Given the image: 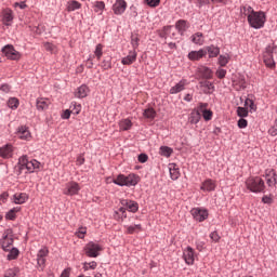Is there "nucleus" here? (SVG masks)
I'll use <instances>...</instances> for the list:
<instances>
[{"label": "nucleus", "mask_w": 277, "mask_h": 277, "mask_svg": "<svg viewBox=\"0 0 277 277\" xmlns=\"http://www.w3.org/2000/svg\"><path fill=\"white\" fill-rule=\"evenodd\" d=\"M127 10V1L124 0H117L116 3L113 5L114 14L120 15L124 14Z\"/></svg>", "instance_id": "obj_15"}, {"label": "nucleus", "mask_w": 277, "mask_h": 277, "mask_svg": "<svg viewBox=\"0 0 277 277\" xmlns=\"http://www.w3.org/2000/svg\"><path fill=\"white\" fill-rule=\"evenodd\" d=\"M145 2L149 8H157L161 3V0H145Z\"/></svg>", "instance_id": "obj_50"}, {"label": "nucleus", "mask_w": 277, "mask_h": 277, "mask_svg": "<svg viewBox=\"0 0 277 277\" xmlns=\"http://www.w3.org/2000/svg\"><path fill=\"white\" fill-rule=\"evenodd\" d=\"M202 118V116L200 115V110L199 108L194 109L189 116H188V122L190 124H198V122H200V119Z\"/></svg>", "instance_id": "obj_19"}, {"label": "nucleus", "mask_w": 277, "mask_h": 277, "mask_svg": "<svg viewBox=\"0 0 277 277\" xmlns=\"http://www.w3.org/2000/svg\"><path fill=\"white\" fill-rule=\"evenodd\" d=\"M18 105H19V102H18V98L16 97H11L8 101V107H10V109H18Z\"/></svg>", "instance_id": "obj_37"}, {"label": "nucleus", "mask_w": 277, "mask_h": 277, "mask_svg": "<svg viewBox=\"0 0 277 277\" xmlns=\"http://www.w3.org/2000/svg\"><path fill=\"white\" fill-rule=\"evenodd\" d=\"M8 259L9 261H14V259H18L19 251L16 248L11 247L9 250Z\"/></svg>", "instance_id": "obj_36"}, {"label": "nucleus", "mask_w": 277, "mask_h": 277, "mask_svg": "<svg viewBox=\"0 0 277 277\" xmlns=\"http://www.w3.org/2000/svg\"><path fill=\"white\" fill-rule=\"evenodd\" d=\"M131 44H132L133 51H135L137 47H140V35L137 34L131 35Z\"/></svg>", "instance_id": "obj_34"}, {"label": "nucleus", "mask_w": 277, "mask_h": 277, "mask_svg": "<svg viewBox=\"0 0 277 277\" xmlns=\"http://www.w3.org/2000/svg\"><path fill=\"white\" fill-rule=\"evenodd\" d=\"M16 213H18V209L13 208L6 213V220H16Z\"/></svg>", "instance_id": "obj_44"}, {"label": "nucleus", "mask_w": 277, "mask_h": 277, "mask_svg": "<svg viewBox=\"0 0 277 277\" xmlns=\"http://www.w3.org/2000/svg\"><path fill=\"white\" fill-rule=\"evenodd\" d=\"M14 8H19L21 10H25V9H27V3H25V1L15 2Z\"/></svg>", "instance_id": "obj_62"}, {"label": "nucleus", "mask_w": 277, "mask_h": 277, "mask_svg": "<svg viewBox=\"0 0 277 277\" xmlns=\"http://www.w3.org/2000/svg\"><path fill=\"white\" fill-rule=\"evenodd\" d=\"M265 179H266V184L268 185V187H276V184H277L276 170H274V169L268 170V171L266 170Z\"/></svg>", "instance_id": "obj_11"}, {"label": "nucleus", "mask_w": 277, "mask_h": 277, "mask_svg": "<svg viewBox=\"0 0 277 277\" xmlns=\"http://www.w3.org/2000/svg\"><path fill=\"white\" fill-rule=\"evenodd\" d=\"M94 55L97 62H101V57H103V44H97L94 51Z\"/></svg>", "instance_id": "obj_39"}, {"label": "nucleus", "mask_w": 277, "mask_h": 277, "mask_svg": "<svg viewBox=\"0 0 277 277\" xmlns=\"http://www.w3.org/2000/svg\"><path fill=\"white\" fill-rule=\"evenodd\" d=\"M268 134L272 135V137H276V135H277V126L276 124L268 130Z\"/></svg>", "instance_id": "obj_63"}, {"label": "nucleus", "mask_w": 277, "mask_h": 277, "mask_svg": "<svg viewBox=\"0 0 277 277\" xmlns=\"http://www.w3.org/2000/svg\"><path fill=\"white\" fill-rule=\"evenodd\" d=\"M85 233H88L85 227H80L78 232H76V236L78 239H83L85 237Z\"/></svg>", "instance_id": "obj_48"}, {"label": "nucleus", "mask_w": 277, "mask_h": 277, "mask_svg": "<svg viewBox=\"0 0 277 277\" xmlns=\"http://www.w3.org/2000/svg\"><path fill=\"white\" fill-rule=\"evenodd\" d=\"M183 259L187 265H194L195 258H194V249L192 247H187L184 250Z\"/></svg>", "instance_id": "obj_16"}, {"label": "nucleus", "mask_w": 277, "mask_h": 277, "mask_svg": "<svg viewBox=\"0 0 277 277\" xmlns=\"http://www.w3.org/2000/svg\"><path fill=\"white\" fill-rule=\"evenodd\" d=\"M215 181L208 179L201 184L200 189H202V192H215Z\"/></svg>", "instance_id": "obj_21"}, {"label": "nucleus", "mask_w": 277, "mask_h": 277, "mask_svg": "<svg viewBox=\"0 0 277 277\" xmlns=\"http://www.w3.org/2000/svg\"><path fill=\"white\" fill-rule=\"evenodd\" d=\"M113 183H115V185H119L120 187H123V185L127 187L135 186L137 185V176L135 174H130L128 176L119 174L117 179L113 180Z\"/></svg>", "instance_id": "obj_4"}, {"label": "nucleus", "mask_w": 277, "mask_h": 277, "mask_svg": "<svg viewBox=\"0 0 277 277\" xmlns=\"http://www.w3.org/2000/svg\"><path fill=\"white\" fill-rule=\"evenodd\" d=\"M4 277H16V269H14V268H9V269L4 273Z\"/></svg>", "instance_id": "obj_54"}, {"label": "nucleus", "mask_w": 277, "mask_h": 277, "mask_svg": "<svg viewBox=\"0 0 277 277\" xmlns=\"http://www.w3.org/2000/svg\"><path fill=\"white\" fill-rule=\"evenodd\" d=\"M219 64L222 67L226 66V64H228V57H226L224 55H220L219 56Z\"/></svg>", "instance_id": "obj_51"}, {"label": "nucleus", "mask_w": 277, "mask_h": 277, "mask_svg": "<svg viewBox=\"0 0 277 277\" xmlns=\"http://www.w3.org/2000/svg\"><path fill=\"white\" fill-rule=\"evenodd\" d=\"M29 196L25 193H21L18 195H14V202L15 205H25Z\"/></svg>", "instance_id": "obj_31"}, {"label": "nucleus", "mask_w": 277, "mask_h": 277, "mask_svg": "<svg viewBox=\"0 0 277 277\" xmlns=\"http://www.w3.org/2000/svg\"><path fill=\"white\" fill-rule=\"evenodd\" d=\"M200 85L203 88L205 94H213L214 87L211 81H208V80L201 81Z\"/></svg>", "instance_id": "obj_29"}, {"label": "nucleus", "mask_w": 277, "mask_h": 277, "mask_svg": "<svg viewBox=\"0 0 277 277\" xmlns=\"http://www.w3.org/2000/svg\"><path fill=\"white\" fill-rule=\"evenodd\" d=\"M246 187L253 194H265V181L259 176H251L246 180Z\"/></svg>", "instance_id": "obj_2"}, {"label": "nucleus", "mask_w": 277, "mask_h": 277, "mask_svg": "<svg viewBox=\"0 0 277 277\" xmlns=\"http://www.w3.org/2000/svg\"><path fill=\"white\" fill-rule=\"evenodd\" d=\"M12 145H5L4 147L0 148V157L3 159H10V157H12Z\"/></svg>", "instance_id": "obj_25"}, {"label": "nucleus", "mask_w": 277, "mask_h": 277, "mask_svg": "<svg viewBox=\"0 0 277 277\" xmlns=\"http://www.w3.org/2000/svg\"><path fill=\"white\" fill-rule=\"evenodd\" d=\"M138 161L140 163H146V161H148V155L146 154L138 155Z\"/></svg>", "instance_id": "obj_60"}, {"label": "nucleus", "mask_w": 277, "mask_h": 277, "mask_svg": "<svg viewBox=\"0 0 277 277\" xmlns=\"http://www.w3.org/2000/svg\"><path fill=\"white\" fill-rule=\"evenodd\" d=\"M187 84V80L182 79L179 83L170 89V94H179V92H183V90H185V85Z\"/></svg>", "instance_id": "obj_20"}, {"label": "nucleus", "mask_w": 277, "mask_h": 277, "mask_svg": "<svg viewBox=\"0 0 277 277\" xmlns=\"http://www.w3.org/2000/svg\"><path fill=\"white\" fill-rule=\"evenodd\" d=\"M85 256L96 259L103 252V247L94 241L88 242L83 248Z\"/></svg>", "instance_id": "obj_5"}, {"label": "nucleus", "mask_w": 277, "mask_h": 277, "mask_svg": "<svg viewBox=\"0 0 277 277\" xmlns=\"http://www.w3.org/2000/svg\"><path fill=\"white\" fill-rule=\"evenodd\" d=\"M233 87L237 92H241V90H246V88H248V82H246V78L243 76H239L233 80Z\"/></svg>", "instance_id": "obj_12"}, {"label": "nucleus", "mask_w": 277, "mask_h": 277, "mask_svg": "<svg viewBox=\"0 0 277 277\" xmlns=\"http://www.w3.org/2000/svg\"><path fill=\"white\" fill-rule=\"evenodd\" d=\"M2 53L5 55L6 60H12L17 62V60H21V53L14 49V45L8 44L4 48H2Z\"/></svg>", "instance_id": "obj_7"}, {"label": "nucleus", "mask_w": 277, "mask_h": 277, "mask_svg": "<svg viewBox=\"0 0 277 277\" xmlns=\"http://www.w3.org/2000/svg\"><path fill=\"white\" fill-rule=\"evenodd\" d=\"M0 243L4 252H10V250H12V246H14V236L12 235V229H6L4 232Z\"/></svg>", "instance_id": "obj_6"}, {"label": "nucleus", "mask_w": 277, "mask_h": 277, "mask_svg": "<svg viewBox=\"0 0 277 277\" xmlns=\"http://www.w3.org/2000/svg\"><path fill=\"white\" fill-rule=\"evenodd\" d=\"M194 220H196L197 222H205V220H207V217H209V211L207 210H202L200 208H194L190 211Z\"/></svg>", "instance_id": "obj_8"}, {"label": "nucleus", "mask_w": 277, "mask_h": 277, "mask_svg": "<svg viewBox=\"0 0 277 277\" xmlns=\"http://www.w3.org/2000/svg\"><path fill=\"white\" fill-rule=\"evenodd\" d=\"M1 16L3 25H5L6 27L10 26V23H12V21H14V12L11 9H4Z\"/></svg>", "instance_id": "obj_14"}, {"label": "nucleus", "mask_w": 277, "mask_h": 277, "mask_svg": "<svg viewBox=\"0 0 277 277\" xmlns=\"http://www.w3.org/2000/svg\"><path fill=\"white\" fill-rule=\"evenodd\" d=\"M47 256H49V249L44 247L38 252L37 258L47 259Z\"/></svg>", "instance_id": "obj_47"}, {"label": "nucleus", "mask_w": 277, "mask_h": 277, "mask_svg": "<svg viewBox=\"0 0 277 277\" xmlns=\"http://www.w3.org/2000/svg\"><path fill=\"white\" fill-rule=\"evenodd\" d=\"M140 230H142V225L141 224L131 225V226L127 227L128 235H133V233H137Z\"/></svg>", "instance_id": "obj_38"}, {"label": "nucleus", "mask_w": 277, "mask_h": 277, "mask_svg": "<svg viewBox=\"0 0 277 277\" xmlns=\"http://www.w3.org/2000/svg\"><path fill=\"white\" fill-rule=\"evenodd\" d=\"M238 127L239 129H246V127H248V120L241 118L238 120Z\"/></svg>", "instance_id": "obj_57"}, {"label": "nucleus", "mask_w": 277, "mask_h": 277, "mask_svg": "<svg viewBox=\"0 0 277 277\" xmlns=\"http://www.w3.org/2000/svg\"><path fill=\"white\" fill-rule=\"evenodd\" d=\"M97 263L96 262H94V261H92V262H85L84 264H83V269H84V272H88V269H96V267H97Z\"/></svg>", "instance_id": "obj_41"}, {"label": "nucleus", "mask_w": 277, "mask_h": 277, "mask_svg": "<svg viewBox=\"0 0 277 277\" xmlns=\"http://www.w3.org/2000/svg\"><path fill=\"white\" fill-rule=\"evenodd\" d=\"M133 127V122H131L130 119H123L119 122V129L120 131H129Z\"/></svg>", "instance_id": "obj_32"}, {"label": "nucleus", "mask_w": 277, "mask_h": 277, "mask_svg": "<svg viewBox=\"0 0 277 277\" xmlns=\"http://www.w3.org/2000/svg\"><path fill=\"white\" fill-rule=\"evenodd\" d=\"M205 51L208 53L209 57H217L220 55V49L215 45H208Z\"/></svg>", "instance_id": "obj_28"}, {"label": "nucleus", "mask_w": 277, "mask_h": 277, "mask_svg": "<svg viewBox=\"0 0 277 277\" xmlns=\"http://www.w3.org/2000/svg\"><path fill=\"white\" fill-rule=\"evenodd\" d=\"M45 51H49L50 53H55L57 51V47H55V44L51 43V42H45L43 44Z\"/></svg>", "instance_id": "obj_42"}, {"label": "nucleus", "mask_w": 277, "mask_h": 277, "mask_svg": "<svg viewBox=\"0 0 277 277\" xmlns=\"http://www.w3.org/2000/svg\"><path fill=\"white\" fill-rule=\"evenodd\" d=\"M262 202H264V205H272V202H274V199H272V197L269 196H263Z\"/></svg>", "instance_id": "obj_61"}, {"label": "nucleus", "mask_w": 277, "mask_h": 277, "mask_svg": "<svg viewBox=\"0 0 277 277\" xmlns=\"http://www.w3.org/2000/svg\"><path fill=\"white\" fill-rule=\"evenodd\" d=\"M70 109L74 116H79V114H81V104L74 103L71 104Z\"/></svg>", "instance_id": "obj_40"}, {"label": "nucleus", "mask_w": 277, "mask_h": 277, "mask_svg": "<svg viewBox=\"0 0 277 277\" xmlns=\"http://www.w3.org/2000/svg\"><path fill=\"white\" fill-rule=\"evenodd\" d=\"M216 77H217L219 79H224V77H226V69H219V70L216 71Z\"/></svg>", "instance_id": "obj_59"}, {"label": "nucleus", "mask_w": 277, "mask_h": 277, "mask_svg": "<svg viewBox=\"0 0 277 277\" xmlns=\"http://www.w3.org/2000/svg\"><path fill=\"white\" fill-rule=\"evenodd\" d=\"M49 105L51 102L44 97H38L36 102V107L38 111H44V109H49Z\"/></svg>", "instance_id": "obj_18"}, {"label": "nucleus", "mask_w": 277, "mask_h": 277, "mask_svg": "<svg viewBox=\"0 0 277 277\" xmlns=\"http://www.w3.org/2000/svg\"><path fill=\"white\" fill-rule=\"evenodd\" d=\"M19 172L27 170V172H34V170H40V162L38 160L27 159V156H22L18 160Z\"/></svg>", "instance_id": "obj_3"}, {"label": "nucleus", "mask_w": 277, "mask_h": 277, "mask_svg": "<svg viewBox=\"0 0 277 277\" xmlns=\"http://www.w3.org/2000/svg\"><path fill=\"white\" fill-rule=\"evenodd\" d=\"M122 207H127L128 211H131V213H137L140 206L136 201L129 200V199H122L121 200Z\"/></svg>", "instance_id": "obj_13"}, {"label": "nucleus", "mask_w": 277, "mask_h": 277, "mask_svg": "<svg viewBox=\"0 0 277 277\" xmlns=\"http://www.w3.org/2000/svg\"><path fill=\"white\" fill-rule=\"evenodd\" d=\"M81 187H79V183L77 182H69L66 184V188L64 189L65 196H77L79 194V190Z\"/></svg>", "instance_id": "obj_9"}, {"label": "nucleus", "mask_w": 277, "mask_h": 277, "mask_svg": "<svg viewBox=\"0 0 277 277\" xmlns=\"http://www.w3.org/2000/svg\"><path fill=\"white\" fill-rule=\"evenodd\" d=\"M263 60L267 68H276V62H274V54H264Z\"/></svg>", "instance_id": "obj_27"}, {"label": "nucleus", "mask_w": 277, "mask_h": 277, "mask_svg": "<svg viewBox=\"0 0 277 277\" xmlns=\"http://www.w3.org/2000/svg\"><path fill=\"white\" fill-rule=\"evenodd\" d=\"M170 174H171V179L172 181H176V179H179L180 174H179V171L176 170H170Z\"/></svg>", "instance_id": "obj_64"}, {"label": "nucleus", "mask_w": 277, "mask_h": 277, "mask_svg": "<svg viewBox=\"0 0 277 277\" xmlns=\"http://www.w3.org/2000/svg\"><path fill=\"white\" fill-rule=\"evenodd\" d=\"M193 42L195 44H202V32H197L193 36Z\"/></svg>", "instance_id": "obj_45"}, {"label": "nucleus", "mask_w": 277, "mask_h": 277, "mask_svg": "<svg viewBox=\"0 0 277 277\" xmlns=\"http://www.w3.org/2000/svg\"><path fill=\"white\" fill-rule=\"evenodd\" d=\"M205 55H207V51L205 50L192 51L188 54V60H190L192 62H196L198 60H202Z\"/></svg>", "instance_id": "obj_24"}, {"label": "nucleus", "mask_w": 277, "mask_h": 277, "mask_svg": "<svg viewBox=\"0 0 277 277\" xmlns=\"http://www.w3.org/2000/svg\"><path fill=\"white\" fill-rule=\"evenodd\" d=\"M243 14L248 18V23L253 29H261V27L265 26V12L259 11L255 12L252 6L243 8Z\"/></svg>", "instance_id": "obj_1"}, {"label": "nucleus", "mask_w": 277, "mask_h": 277, "mask_svg": "<svg viewBox=\"0 0 277 277\" xmlns=\"http://www.w3.org/2000/svg\"><path fill=\"white\" fill-rule=\"evenodd\" d=\"M67 12H75V10H81V4L79 1L71 0L67 2Z\"/></svg>", "instance_id": "obj_30"}, {"label": "nucleus", "mask_w": 277, "mask_h": 277, "mask_svg": "<svg viewBox=\"0 0 277 277\" xmlns=\"http://www.w3.org/2000/svg\"><path fill=\"white\" fill-rule=\"evenodd\" d=\"M210 238L212 239V241H215V243H217V241H220L221 239L220 234H217V232H212L210 234Z\"/></svg>", "instance_id": "obj_55"}, {"label": "nucleus", "mask_w": 277, "mask_h": 277, "mask_svg": "<svg viewBox=\"0 0 277 277\" xmlns=\"http://www.w3.org/2000/svg\"><path fill=\"white\" fill-rule=\"evenodd\" d=\"M274 49H276V47L267 45L264 55H274Z\"/></svg>", "instance_id": "obj_58"}, {"label": "nucleus", "mask_w": 277, "mask_h": 277, "mask_svg": "<svg viewBox=\"0 0 277 277\" xmlns=\"http://www.w3.org/2000/svg\"><path fill=\"white\" fill-rule=\"evenodd\" d=\"M172 153H174V150L171 147H168V146L160 147V155L162 157H170Z\"/></svg>", "instance_id": "obj_35"}, {"label": "nucleus", "mask_w": 277, "mask_h": 277, "mask_svg": "<svg viewBox=\"0 0 277 277\" xmlns=\"http://www.w3.org/2000/svg\"><path fill=\"white\" fill-rule=\"evenodd\" d=\"M202 72L206 79H211V77H213V71H211L209 67H205Z\"/></svg>", "instance_id": "obj_49"}, {"label": "nucleus", "mask_w": 277, "mask_h": 277, "mask_svg": "<svg viewBox=\"0 0 277 277\" xmlns=\"http://www.w3.org/2000/svg\"><path fill=\"white\" fill-rule=\"evenodd\" d=\"M17 135L19 140H29V137H31V132H29L27 126H22L17 130Z\"/></svg>", "instance_id": "obj_23"}, {"label": "nucleus", "mask_w": 277, "mask_h": 277, "mask_svg": "<svg viewBox=\"0 0 277 277\" xmlns=\"http://www.w3.org/2000/svg\"><path fill=\"white\" fill-rule=\"evenodd\" d=\"M209 107V104L207 103H199V114H202L203 119L209 122V120H211V118H213V111H211L210 109H207Z\"/></svg>", "instance_id": "obj_10"}, {"label": "nucleus", "mask_w": 277, "mask_h": 277, "mask_svg": "<svg viewBox=\"0 0 277 277\" xmlns=\"http://www.w3.org/2000/svg\"><path fill=\"white\" fill-rule=\"evenodd\" d=\"M189 26H187V21L185 19H179L175 24V29H177L179 34H181V36H183V34H185V31H187V28Z\"/></svg>", "instance_id": "obj_26"}, {"label": "nucleus", "mask_w": 277, "mask_h": 277, "mask_svg": "<svg viewBox=\"0 0 277 277\" xmlns=\"http://www.w3.org/2000/svg\"><path fill=\"white\" fill-rule=\"evenodd\" d=\"M237 115L239 116V118H248V108L238 107Z\"/></svg>", "instance_id": "obj_43"}, {"label": "nucleus", "mask_w": 277, "mask_h": 277, "mask_svg": "<svg viewBox=\"0 0 277 277\" xmlns=\"http://www.w3.org/2000/svg\"><path fill=\"white\" fill-rule=\"evenodd\" d=\"M102 68L104 70H109V68H111V62L110 61H103L102 64H101Z\"/></svg>", "instance_id": "obj_56"}, {"label": "nucleus", "mask_w": 277, "mask_h": 277, "mask_svg": "<svg viewBox=\"0 0 277 277\" xmlns=\"http://www.w3.org/2000/svg\"><path fill=\"white\" fill-rule=\"evenodd\" d=\"M47 264L45 258H37V265L41 267V269H44V265Z\"/></svg>", "instance_id": "obj_52"}, {"label": "nucleus", "mask_w": 277, "mask_h": 277, "mask_svg": "<svg viewBox=\"0 0 277 277\" xmlns=\"http://www.w3.org/2000/svg\"><path fill=\"white\" fill-rule=\"evenodd\" d=\"M85 163V158L83 157V154H80L77 157L76 166H83Z\"/></svg>", "instance_id": "obj_53"}, {"label": "nucleus", "mask_w": 277, "mask_h": 277, "mask_svg": "<svg viewBox=\"0 0 277 277\" xmlns=\"http://www.w3.org/2000/svg\"><path fill=\"white\" fill-rule=\"evenodd\" d=\"M90 93V88L87 84L79 87L75 93L76 98H85Z\"/></svg>", "instance_id": "obj_22"}, {"label": "nucleus", "mask_w": 277, "mask_h": 277, "mask_svg": "<svg viewBox=\"0 0 277 277\" xmlns=\"http://www.w3.org/2000/svg\"><path fill=\"white\" fill-rule=\"evenodd\" d=\"M144 118H148L149 120H154V118L157 116V111H155L154 108H147L143 113Z\"/></svg>", "instance_id": "obj_33"}, {"label": "nucleus", "mask_w": 277, "mask_h": 277, "mask_svg": "<svg viewBox=\"0 0 277 277\" xmlns=\"http://www.w3.org/2000/svg\"><path fill=\"white\" fill-rule=\"evenodd\" d=\"M103 10H105V2L96 1L94 5V12H101Z\"/></svg>", "instance_id": "obj_46"}, {"label": "nucleus", "mask_w": 277, "mask_h": 277, "mask_svg": "<svg viewBox=\"0 0 277 277\" xmlns=\"http://www.w3.org/2000/svg\"><path fill=\"white\" fill-rule=\"evenodd\" d=\"M135 60H137V52L132 50L126 57L122 58L121 64H123V66H131Z\"/></svg>", "instance_id": "obj_17"}]
</instances>
